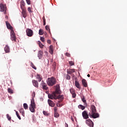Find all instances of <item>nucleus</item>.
I'll return each instance as SVG.
<instances>
[{
	"mask_svg": "<svg viewBox=\"0 0 127 127\" xmlns=\"http://www.w3.org/2000/svg\"><path fill=\"white\" fill-rule=\"evenodd\" d=\"M32 99L31 101V104L29 106V110L32 113H34L35 112V109L36 108V104L35 102L34 97L35 96V92H33V94L32 95Z\"/></svg>",
	"mask_w": 127,
	"mask_h": 127,
	"instance_id": "1",
	"label": "nucleus"
},
{
	"mask_svg": "<svg viewBox=\"0 0 127 127\" xmlns=\"http://www.w3.org/2000/svg\"><path fill=\"white\" fill-rule=\"evenodd\" d=\"M91 114L89 115V117L93 119H97L99 117V114L96 113L97 110L95 105H91Z\"/></svg>",
	"mask_w": 127,
	"mask_h": 127,
	"instance_id": "2",
	"label": "nucleus"
},
{
	"mask_svg": "<svg viewBox=\"0 0 127 127\" xmlns=\"http://www.w3.org/2000/svg\"><path fill=\"white\" fill-rule=\"evenodd\" d=\"M56 78L55 77H51L47 80V83L49 86H53L56 84Z\"/></svg>",
	"mask_w": 127,
	"mask_h": 127,
	"instance_id": "3",
	"label": "nucleus"
},
{
	"mask_svg": "<svg viewBox=\"0 0 127 127\" xmlns=\"http://www.w3.org/2000/svg\"><path fill=\"white\" fill-rule=\"evenodd\" d=\"M26 34L28 37H32L33 35V31L32 30L30 29V28H27L26 29Z\"/></svg>",
	"mask_w": 127,
	"mask_h": 127,
	"instance_id": "4",
	"label": "nucleus"
},
{
	"mask_svg": "<svg viewBox=\"0 0 127 127\" xmlns=\"http://www.w3.org/2000/svg\"><path fill=\"white\" fill-rule=\"evenodd\" d=\"M85 123L88 126L90 127H94V123L92 120L88 119L85 121Z\"/></svg>",
	"mask_w": 127,
	"mask_h": 127,
	"instance_id": "5",
	"label": "nucleus"
},
{
	"mask_svg": "<svg viewBox=\"0 0 127 127\" xmlns=\"http://www.w3.org/2000/svg\"><path fill=\"white\" fill-rule=\"evenodd\" d=\"M0 11H4V14H6V7L4 6V5H3V4L2 3H0Z\"/></svg>",
	"mask_w": 127,
	"mask_h": 127,
	"instance_id": "6",
	"label": "nucleus"
},
{
	"mask_svg": "<svg viewBox=\"0 0 127 127\" xmlns=\"http://www.w3.org/2000/svg\"><path fill=\"white\" fill-rule=\"evenodd\" d=\"M61 93L62 92L61 90H60V86L59 85V84H57L56 91L55 92V94H61Z\"/></svg>",
	"mask_w": 127,
	"mask_h": 127,
	"instance_id": "7",
	"label": "nucleus"
},
{
	"mask_svg": "<svg viewBox=\"0 0 127 127\" xmlns=\"http://www.w3.org/2000/svg\"><path fill=\"white\" fill-rule=\"evenodd\" d=\"M10 36H11V40L14 41H16V36L15 35L14 31L12 30L10 32Z\"/></svg>",
	"mask_w": 127,
	"mask_h": 127,
	"instance_id": "8",
	"label": "nucleus"
},
{
	"mask_svg": "<svg viewBox=\"0 0 127 127\" xmlns=\"http://www.w3.org/2000/svg\"><path fill=\"white\" fill-rule=\"evenodd\" d=\"M82 117L84 119H89V115H88V112L84 111L82 112Z\"/></svg>",
	"mask_w": 127,
	"mask_h": 127,
	"instance_id": "9",
	"label": "nucleus"
},
{
	"mask_svg": "<svg viewBox=\"0 0 127 127\" xmlns=\"http://www.w3.org/2000/svg\"><path fill=\"white\" fill-rule=\"evenodd\" d=\"M48 97H49V99H57V95L56 94L55 92H53L52 94H49Z\"/></svg>",
	"mask_w": 127,
	"mask_h": 127,
	"instance_id": "10",
	"label": "nucleus"
},
{
	"mask_svg": "<svg viewBox=\"0 0 127 127\" xmlns=\"http://www.w3.org/2000/svg\"><path fill=\"white\" fill-rule=\"evenodd\" d=\"M60 99V101H59V102H62L64 99V95H57L56 99Z\"/></svg>",
	"mask_w": 127,
	"mask_h": 127,
	"instance_id": "11",
	"label": "nucleus"
},
{
	"mask_svg": "<svg viewBox=\"0 0 127 127\" xmlns=\"http://www.w3.org/2000/svg\"><path fill=\"white\" fill-rule=\"evenodd\" d=\"M48 102L49 105L52 107V108L55 107V103H54V101H52V100L48 99Z\"/></svg>",
	"mask_w": 127,
	"mask_h": 127,
	"instance_id": "12",
	"label": "nucleus"
},
{
	"mask_svg": "<svg viewBox=\"0 0 127 127\" xmlns=\"http://www.w3.org/2000/svg\"><path fill=\"white\" fill-rule=\"evenodd\" d=\"M22 14L23 17L24 18H26V17L27 16V11L25 8H24L23 9H22Z\"/></svg>",
	"mask_w": 127,
	"mask_h": 127,
	"instance_id": "13",
	"label": "nucleus"
},
{
	"mask_svg": "<svg viewBox=\"0 0 127 127\" xmlns=\"http://www.w3.org/2000/svg\"><path fill=\"white\" fill-rule=\"evenodd\" d=\"M32 84L34 86H35V87L38 88L39 87V84L38 82L36 80L33 79L32 80Z\"/></svg>",
	"mask_w": 127,
	"mask_h": 127,
	"instance_id": "14",
	"label": "nucleus"
},
{
	"mask_svg": "<svg viewBox=\"0 0 127 127\" xmlns=\"http://www.w3.org/2000/svg\"><path fill=\"white\" fill-rule=\"evenodd\" d=\"M75 69H67V73L68 74H72L73 73H75Z\"/></svg>",
	"mask_w": 127,
	"mask_h": 127,
	"instance_id": "15",
	"label": "nucleus"
},
{
	"mask_svg": "<svg viewBox=\"0 0 127 127\" xmlns=\"http://www.w3.org/2000/svg\"><path fill=\"white\" fill-rule=\"evenodd\" d=\"M43 52L42 51H39V53L38 54V57L39 58V59H40V60L42 59V58L43 57Z\"/></svg>",
	"mask_w": 127,
	"mask_h": 127,
	"instance_id": "16",
	"label": "nucleus"
},
{
	"mask_svg": "<svg viewBox=\"0 0 127 127\" xmlns=\"http://www.w3.org/2000/svg\"><path fill=\"white\" fill-rule=\"evenodd\" d=\"M82 85L84 86V87H88V84L86 81V80L83 79L82 80Z\"/></svg>",
	"mask_w": 127,
	"mask_h": 127,
	"instance_id": "17",
	"label": "nucleus"
},
{
	"mask_svg": "<svg viewBox=\"0 0 127 127\" xmlns=\"http://www.w3.org/2000/svg\"><path fill=\"white\" fill-rule=\"evenodd\" d=\"M5 23H6V26H7V28L8 29H10L11 30H12V27L11 26V25H10V24L9 23V22H8V21H5Z\"/></svg>",
	"mask_w": 127,
	"mask_h": 127,
	"instance_id": "18",
	"label": "nucleus"
},
{
	"mask_svg": "<svg viewBox=\"0 0 127 127\" xmlns=\"http://www.w3.org/2000/svg\"><path fill=\"white\" fill-rule=\"evenodd\" d=\"M4 49L6 53H9L10 52V48L8 45H6Z\"/></svg>",
	"mask_w": 127,
	"mask_h": 127,
	"instance_id": "19",
	"label": "nucleus"
},
{
	"mask_svg": "<svg viewBox=\"0 0 127 127\" xmlns=\"http://www.w3.org/2000/svg\"><path fill=\"white\" fill-rule=\"evenodd\" d=\"M49 53L51 54H53L54 53V47L53 45H50L49 47Z\"/></svg>",
	"mask_w": 127,
	"mask_h": 127,
	"instance_id": "20",
	"label": "nucleus"
},
{
	"mask_svg": "<svg viewBox=\"0 0 127 127\" xmlns=\"http://www.w3.org/2000/svg\"><path fill=\"white\" fill-rule=\"evenodd\" d=\"M25 3L24 2V1H21V4H20V7L22 10H23L24 8H25Z\"/></svg>",
	"mask_w": 127,
	"mask_h": 127,
	"instance_id": "21",
	"label": "nucleus"
},
{
	"mask_svg": "<svg viewBox=\"0 0 127 127\" xmlns=\"http://www.w3.org/2000/svg\"><path fill=\"white\" fill-rule=\"evenodd\" d=\"M75 85L77 88L81 89L80 84H79L78 81L76 80L75 81Z\"/></svg>",
	"mask_w": 127,
	"mask_h": 127,
	"instance_id": "22",
	"label": "nucleus"
},
{
	"mask_svg": "<svg viewBox=\"0 0 127 127\" xmlns=\"http://www.w3.org/2000/svg\"><path fill=\"white\" fill-rule=\"evenodd\" d=\"M81 100L82 101L83 103H84V106H87V104L86 102V100L85 99V98L84 96H82V98H81Z\"/></svg>",
	"mask_w": 127,
	"mask_h": 127,
	"instance_id": "23",
	"label": "nucleus"
},
{
	"mask_svg": "<svg viewBox=\"0 0 127 127\" xmlns=\"http://www.w3.org/2000/svg\"><path fill=\"white\" fill-rule=\"evenodd\" d=\"M37 79H38L39 82H41V81H42V75H39V74H37V77H36Z\"/></svg>",
	"mask_w": 127,
	"mask_h": 127,
	"instance_id": "24",
	"label": "nucleus"
},
{
	"mask_svg": "<svg viewBox=\"0 0 127 127\" xmlns=\"http://www.w3.org/2000/svg\"><path fill=\"white\" fill-rule=\"evenodd\" d=\"M43 89H44V90H48V89H49L46 83L44 82L43 83Z\"/></svg>",
	"mask_w": 127,
	"mask_h": 127,
	"instance_id": "25",
	"label": "nucleus"
},
{
	"mask_svg": "<svg viewBox=\"0 0 127 127\" xmlns=\"http://www.w3.org/2000/svg\"><path fill=\"white\" fill-rule=\"evenodd\" d=\"M78 107L79 109L82 110V111H83L84 109H85V106L82 105L81 104H79V105L78 106Z\"/></svg>",
	"mask_w": 127,
	"mask_h": 127,
	"instance_id": "26",
	"label": "nucleus"
},
{
	"mask_svg": "<svg viewBox=\"0 0 127 127\" xmlns=\"http://www.w3.org/2000/svg\"><path fill=\"white\" fill-rule=\"evenodd\" d=\"M19 112L20 113H21L23 116H25V112L23 108L20 109Z\"/></svg>",
	"mask_w": 127,
	"mask_h": 127,
	"instance_id": "27",
	"label": "nucleus"
},
{
	"mask_svg": "<svg viewBox=\"0 0 127 127\" xmlns=\"http://www.w3.org/2000/svg\"><path fill=\"white\" fill-rule=\"evenodd\" d=\"M44 33V30L43 29H40L39 31V34H40V35H43Z\"/></svg>",
	"mask_w": 127,
	"mask_h": 127,
	"instance_id": "28",
	"label": "nucleus"
},
{
	"mask_svg": "<svg viewBox=\"0 0 127 127\" xmlns=\"http://www.w3.org/2000/svg\"><path fill=\"white\" fill-rule=\"evenodd\" d=\"M39 46L41 49H43L44 48V45L41 43V41H38Z\"/></svg>",
	"mask_w": 127,
	"mask_h": 127,
	"instance_id": "29",
	"label": "nucleus"
},
{
	"mask_svg": "<svg viewBox=\"0 0 127 127\" xmlns=\"http://www.w3.org/2000/svg\"><path fill=\"white\" fill-rule=\"evenodd\" d=\"M14 111L16 112V115L17 117L18 118V119H19V120H21V118L20 117V116H19V113H18V112L16 111V110H14Z\"/></svg>",
	"mask_w": 127,
	"mask_h": 127,
	"instance_id": "30",
	"label": "nucleus"
},
{
	"mask_svg": "<svg viewBox=\"0 0 127 127\" xmlns=\"http://www.w3.org/2000/svg\"><path fill=\"white\" fill-rule=\"evenodd\" d=\"M23 108L25 109V110H27V109H28V105H27V104H26V103H25L23 104Z\"/></svg>",
	"mask_w": 127,
	"mask_h": 127,
	"instance_id": "31",
	"label": "nucleus"
},
{
	"mask_svg": "<svg viewBox=\"0 0 127 127\" xmlns=\"http://www.w3.org/2000/svg\"><path fill=\"white\" fill-rule=\"evenodd\" d=\"M30 64H31V67H32L33 68L35 69V70H36V69H37V68H36V66H35L34 65V64H33V63L31 62V63H30Z\"/></svg>",
	"mask_w": 127,
	"mask_h": 127,
	"instance_id": "32",
	"label": "nucleus"
},
{
	"mask_svg": "<svg viewBox=\"0 0 127 127\" xmlns=\"http://www.w3.org/2000/svg\"><path fill=\"white\" fill-rule=\"evenodd\" d=\"M45 28L47 31H48L50 33H51L50 27L49 26V25H46Z\"/></svg>",
	"mask_w": 127,
	"mask_h": 127,
	"instance_id": "33",
	"label": "nucleus"
},
{
	"mask_svg": "<svg viewBox=\"0 0 127 127\" xmlns=\"http://www.w3.org/2000/svg\"><path fill=\"white\" fill-rule=\"evenodd\" d=\"M43 21L44 23L43 24L44 26H46V19H45V16L43 17Z\"/></svg>",
	"mask_w": 127,
	"mask_h": 127,
	"instance_id": "34",
	"label": "nucleus"
},
{
	"mask_svg": "<svg viewBox=\"0 0 127 127\" xmlns=\"http://www.w3.org/2000/svg\"><path fill=\"white\" fill-rule=\"evenodd\" d=\"M7 90H8V93H9L10 94H12L13 93V90H12V89L8 88Z\"/></svg>",
	"mask_w": 127,
	"mask_h": 127,
	"instance_id": "35",
	"label": "nucleus"
},
{
	"mask_svg": "<svg viewBox=\"0 0 127 127\" xmlns=\"http://www.w3.org/2000/svg\"><path fill=\"white\" fill-rule=\"evenodd\" d=\"M54 116H55V118H59V116H60V115H59V114L58 113L56 112V113H55V114H54Z\"/></svg>",
	"mask_w": 127,
	"mask_h": 127,
	"instance_id": "36",
	"label": "nucleus"
},
{
	"mask_svg": "<svg viewBox=\"0 0 127 127\" xmlns=\"http://www.w3.org/2000/svg\"><path fill=\"white\" fill-rule=\"evenodd\" d=\"M66 79L67 80H70L71 78V76H70V75H69V74H67L66 75Z\"/></svg>",
	"mask_w": 127,
	"mask_h": 127,
	"instance_id": "37",
	"label": "nucleus"
},
{
	"mask_svg": "<svg viewBox=\"0 0 127 127\" xmlns=\"http://www.w3.org/2000/svg\"><path fill=\"white\" fill-rule=\"evenodd\" d=\"M69 64L70 65V66L74 65V63L72 61H69Z\"/></svg>",
	"mask_w": 127,
	"mask_h": 127,
	"instance_id": "38",
	"label": "nucleus"
},
{
	"mask_svg": "<svg viewBox=\"0 0 127 127\" xmlns=\"http://www.w3.org/2000/svg\"><path fill=\"white\" fill-rule=\"evenodd\" d=\"M69 90H70V93H71V94L73 95V94L74 92V89L73 88H70Z\"/></svg>",
	"mask_w": 127,
	"mask_h": 127,
	"instance_id": "39",
	"label": "nucleus"
},
{
	"mask_svg": "<svg viewBox=\"0 0 127 127\" xmlns=\"http://www.w3.org/2000/svg\"><path fill=\"white\" fill-rule=\"evenodd\" d=\"M43 114L45 115V116H49V113H48V112L43 111Z\"/></svg>",
	"mask_w": 127,
	"mask_h": 127,
	"instance_id": "40",
	"label": "nucleus"
},
{
	"mask_svg": "<svg viewBox=\"0 0 127 127\" xmlns=\"http://www.w3.org/2000/svg\"><path fill=\"white\" fill-rule=\"evenodd\" d=\"M26 0V2L27 3V4L28 5H30L31 4V1L30 0Z\"/></svg>",
	"mask_w": 127,
	"mask_h": 127,
	"instance_id": "41",
	"label": "nucleus"
},
{
	"mask_svg": "<svg viewBox=\"0 0 127 127\" xmlns=\"http://www.w3.org/2000/svg\"><path fill=\"white\" fill-rule=\"evenodd\" d=\"M28 11L29 13H32V11H31V8L30 7H28Z\"/></svg>",
	"mask_w": 127,
	"mask_h": 127,
	"instance_id": "42",
	"label": "nucleus"
},
{
	"mask_svg": "<svg viewBox=\"0 0 127 127\" xmlns=\"http://www.w3.org/2000/svg\"><path fill=\"white\" fill-rule=\"evenodd\" d=\"M76 96V93H75V91H74L73 93L72 94V98H75Z\"/></svg>",
	"mask_w": 127,
	"mask_h": 127,
	"instance_id": "43",
	"label": "nucleus"
},
{
	"mask_svg": "<svg viewBox=\"0 0 127 127\" xmlns=\"http://www.w3.org/2000/svg\"><path fill=\"white\" fill-rule=\"evenodd\" d=\"M54 111H55V113H56V112H57L58 108H57V107H54Z\"/></svg>",
	"mask_w": 127,
	"mask_h": 127,
	"instance_id": "44",
	"label": "nucleus"
},
{
	"mask_svg": "<svg viewBox=\"0 0 127 127\" xmlns=\"http://www.w3.org/2000/svg\"><path fill=\"white\" fill-rule=\"evenodd\" d=\"M7 119H8V120H9V121H10L11 120V118L9 116V115L8 114H7Z\"/></svg>",
	"mask_w": 127,
	"mask_h": 127,
	"instance_id": "45",
	"label": "nucleus"
},
{
	"mask_svg": "<svg viewBox=\"0 0 127 127\" xmlns=\"http://www.w3.org/2000/svg\"><path fill=\"white\" fill-rule=\"evenodd\" d=\"M40 40L42 42H45V38L44 37H41Z\"/></svg>",
	"mask_w": 127,
	"mask_h": 127,
	"instance_id": "46",
	"label": "nucleus"
},
{
	"mask_svg": "<svg viewBox=\"0 0 127 127\" xmlns=\"http://www.w3.org/2000/svg\"><path fill=\"white\" fill-rule=\"evenodd\" d=\"M65 56L67 57H70V54H69V53H65Z\"/></svg>",
	"mask_w": 127,
	"mask_h": 127,
	"instance_id": "47",
	"label": "nucleus"
},
{
	"mask_svg": "<svg viewBox=\"0 0 127 127\" xmlns=\"http://www.w3.org/2000/svg\"><path fill=\"white\" fill-rule=\"evenodd\" d=\"M47 43H48L49 44H51V41L50 40H48Z\"/></svg>",
	"mask_w": 127,
	"mask_h": 127,
	"instance_id": "48",
	"label": "nucleus"
},
{
	"mask_svg": "<svg viewBox=\"0 0 127 127\" xmlns=\"http://www.w3.org/2000/svg\"><path fill=\"white\" fill-rule=\"evenodd\" d=\"M10 64H8V66L7 65V67H8V69H9L10 68Z\"/></svg>",
	"mask_w": 127,
	"mask_h": 127,
	"instance_id": "49",
	"label": "nucleus"
},
{
	"mask_svg": "<svg viewBox=\"0 0 127 127\" xmlns=\"http://www.w3.org/2000/svg\"><path fill=\"white\" fill-rule=\"evenodd\" d=\"M45 83L44 81L43 80L42 81L41 84H42V87H43V83Z\"/></svg>",
	"mask_w": 127,
	"mask_h": 127,
	"instance_id": "50",
	"label": "nucleus"
},
{
	"mask_svg": "<svg viewBox=\"0 0 127 127\" xmlns=\"http://www.w3.org/2000/svg\"><path fill=\"white\" fill-rule=\"evenodd\" d=\"M87 76H88V77H90V74H87Z\"/></svg>",
	"mask_w": 127,
	"mask_h": 127,
	"instance_id": "51",
	"label": "nucleus"
},
{
	"mask_svg": "<svg viewBox=\"0 0 127 127\" xmlns=\"http://www.w3.org/2000/svg\"><path fill=\"white\" fill-rule=\"evenodd\" d=\"M71 121H72V122H74V119H73V118H72V117H71Z\"/></svg>",
	"mask_w": 127,
	"mask_h": 127,
	"instance_id": "52",
	"label": "nucleus"
},
{
	"mask_svg": "<svg viewBox=\"0 0 127 127\" xmlns=\"http://www.w3.org/2000/svg\"><path fill=\"white\" fill-rule=\"evenodd\" d=\"M8 18V16H6L5 18Z\"/></svg>",
	"mask_w": 127,
	"mask_h": 127,
	"instance_id": "53",
	"label": "nucleus"
},
{
	"mask_svg": "<svg viewBox=\"0 0 127 127\" xmlns=\"http://www.w3.org/2000/svg\"><path fill=\"white\" fill-rule=\"evenodd\" d=\"M0 127H1L0 125Z\"/></svg>",
	"mask_w": 127,
	"mask_h": 127,
	"instance_id": "54",
	"label": "nucleus"
}]
</instances>
